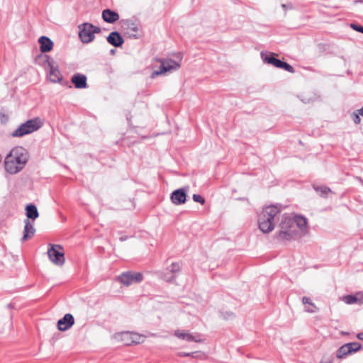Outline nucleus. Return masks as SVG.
Returning a JSON list of instances; mask_svg holds the SVG:
<instances>
[{
  "label": "nucleus",
  "instance_id": "13",
  "mask_svg": "<svg viewBox=\"0 0 363 363\" xmlns=\"http://www.w3.org/2000/svg\"><path fill=\"white\" fill-rule=\"evenodd\" d=\"M171 200L175 205H181L186 202V194L184 189L174 191L171 194Z\"/></svg>",
  "mask_w": 363,
  "mask_h": 363
},
{
  "label": "nucleus",
  "instance_id": "40",
  "mask_svg": "<svg viewBox=\"0 0 363 363\" xmlns=\"http://www.w3.org/2000/svg\"><path fill=\"white\" fill-rule=\"evenodd\" d=\"M320 363H332V362H330V361H328V362H320Z\"/></svg>",
  "mask_w": 363,
  "mask_h": 363
},
{
  "label": "nucleus",
  "instance_id": "2",
  "mask_svg": "<svg viewBox=\"0 0 363 363\" xmlns=\"http://www.w3.org/2000/svg\"><path fill=\"white\" fill-rule=\"evenodd\" d=\"M28 157V152L23 147H16L13 148L5 158L6 171L11 174L19 172L25 167Z\"/></svg>",
  "mask_w": 363,
  "mask_h": 363
},
{
  "label": "nucleus",
  "instance_id": "5",
  "mask_svg": "<svg viewBox=\"0 0 363 363\" xmlns=\"http://www.w3.org/2000/svg\"><path fill=\"white\" fill-rule=\"evenodd\" d=\"M156 61L160 63V67L158 70H155L151 74L150 77L152 79H155V77L164 74L167 72L176 71L181 67L180 62H176L170 58L157 59ZM179 61H181V59Z\"/></svg>",
  "mask_w": 363,
  "mask_h": 363
},
{
  "label": "nucleus",
  "instance_id": "23",
  "mask_svg": "<svg viewBox=\"0 0 363 363\" xmlns=\"http://www.w3.org/2000/svg\"><path fill=\"white\" fill-rule=\"evenodd\" d=\"M26 216L28 218L35 220L39 216L38 209L35 205L29 204L26 208Z\"/></svg>",
  "mask_w": 363,
  "mask_h": 363
},
{
  "label": "nucleus",
  "instance_id": "4",
  "mask_svg": "<svg viewBox=\"0 0 363 363\" xmlns=\"http://www.w3.org/2000/svg\"><path fill=\"white\" fill-rule=\"evenodd\" d=\"M79 37L83 43H89L94 39V34L101 33L99 27L89 23L79 25Z\"/></svg>",
  "mask_w": 363,
  "mask_h": 363
},
{
  "label": "nucleus",
  "instance_id": "26",
  "mask_svg": "<svg viewBox=\"0 0 363 363\" xmlns=\"http://www.w3.org/2000/svg\"><path fill=\"white\" fill-rule=\"evenodd\" d=\"M314 189L321 196H326L330 192V189L327 186H315Z\"/></svg>",
  "mask_w": 363,
  "mask_h": 363
},
{
  "label": "nucleus",
  "instance_id": "15",
  "mask_svg": "<svg viewBox=\"0 0 363 363\" xmlns=\"http://www.w3.org/2000/svg\"><path fill=\"white\" fill-rule=\"evenodd\" d=\"M49 79L50 82L53 83L60 82L62 79V75L58 69V67L55 66L52 63H49Z\"/></svg>",
  "mask_w": 363,
  "mask_h": 363
},
{
  "label": "nucleus",
  "instance_id": "10",
  "mask_svg": "<svg viewBox=\"0 0 363 363\" xmlns=\"http://www.w3.org/2000/svg\"><path fill=\"white\" fill-rule=\"evenodd\" d=\"M74 324V318L70 313H67L57 321V329L60 331L69 330Z\"/></svg>",
  "mask_w": 363,
  "mask_h": 363
},
{
  "label": "nucleus",
  "instance_id": "35",
  "mask_svg": "<svg viewBox=\"0 0 363 363\" xmlns=\"http://www.w3.org/2000/svg\"><path fill=\"white\" fill-rule=\"evenodd\" d=\"M357 338L360 340H363V333H360L357 335Z\"/></svg>",
  "mask_w": 363,
  "mask_h": 363
},
{
  "label": "nucleus",
  "instance_id": "19",
  "mask_svg": "<svg viewBox=\"0 0 363 363\" xmlns=\"http://www.w3.org/2000/svg\"><path fill=\"white\" fill-rule=\"evenodd\" d=\"M102 18L107 23H113L119 19V15L113 11L105 9L102 11Z\"/></svg>",
  "mask_w": 363,
  "mask_h": 363
},
{
  "label": "nucleus",
  "instance_id": "22",
  "mask_svg": "<svg viewBox=\"0 0 363 363\" xmlns=\"http://www.w3.org/2000/svg\"><path fill=\"white\" fill-rule=\"evenodd\" d=\"M302 303L305 306V311L308 313H313L318 311V308L312 302L310 298L303 297Z\"/></svg>",
  "mask_w": 363,
  "mask_h": 363
},
{
  "label": "nucleus",
  "instance_id": "1",
  "mask_svg": "<svg viewBox=\"0 0 363 363\" xmlns=\"http://www.w3.org/2000/svg\"><path fill=\"white\" fill-rule=\"evenodd\" d=\"M279 228L280 230L277 234V238L281 241L300 238L306 235L309 231L307 220L301 216L294 217L283 216Z\"/></svg>",
  "mask_w": 363,
  "mask_h": 363
},
{
  "label": "nucleus",
  "instance_id": "14",
  "mask_svg": "<svg viewBox=\"0 0 363 363\" xmlns=\"http://www.w3.org/2000/svg\"><path fill=\"white\" fill-rule=\"evenodd\" d=\"M71 82L77 89H84L87 86L86 77L82 74H74L72 77Z\"/></svg>",
  "mask_w": 363,
  "mask_h": 363
},
{
  "label": "nucleus",
  "instance_id": "21",
  "mask_svg": "<svg viewBox=\"0 0 363 363\" xmlns=\"http://www.w3.org/2000/svg\"><path fill=\"white\" fill-rule=\"evenodd\" d=\"M35 233V228L33 225L28 219L25 220L24 234L22 238V241H26L30 238Z\"/></svg>",
  "mask_w": 363,
  "mask_h": 363
},
{
  "label": "nucleus",
  "instance_id": "32",
  "mask_svg": "<svg viewBox=\"0 0 363 363\" xmlns=\"http://www.w3.org/2000/svg\"><path fill=\"white\" fill-rule=\"evenodd\" d=\"M351 27L356 31L360 32L363 33V26H359L357 24H351Z\"/></svg>",
  "mask_w": 363,
  "mask_h": 363
},
{
  "label": "nucleus",
  "instance_id": "20",
  "mask_svg": "<svg viewBox=\"0 0 363 363\" xmlns=\"http://www.w3.org/2000/svg\"><path fill=\"white\" fill-rule=\"evenodd\" d=\"M107 41L115 47H120L124 42L122 36L116 31L111 32L109 34L107 37Z\"/></svg>",
  "mask_w": 363,
  "mask_h": 363
},
{
  "label": "nucleus",
  "instance_id": "11",
  "mask_svg": "<svg viewBox=\"0 0 363 363\" xmlns=\"http://www.w3.org/2000/svg\"><path fill=\"white\" fill-rule=\"evenodd\" d=\"M262 213L266 216L269 220L275 223L279 214L281 213V207L277 205H272L263 208Z\"/></svg>",
  "mask_w": 363,
  "mask_h": 363
},
{
  "label": "nucleus",
  "instance_id": "6",
  "mask_svg": "<svg viewBox=\"0 0 363 363\" xmlns=\"http://www.w3.org/2000/svg\"><path fill=\"white\" fill-rule=\"evenodd\" d=\"M48 255L50 260L57 266H62L65 262V252L60 245H50L48 250Z\"/></svg>",
  "mask_w": 363,
  "mask_h": 363
},
{
  "label": "nucleus",
  "instance_id": "31",
  "mask_svg": "<svg viewBox=\"0 0 363 363\" xmlns=\"http://www.w3.org/2000/svg\"><path fill=\"white\" fill-rule=\"evenodd\" d=\"M359 116L360 114L358 113V112L357 111L353 113L352 114V119H353V121L355 124H359L360 122H361V119L359 118Z\"/></svg>",
  "mask_w": 363,
  "mask_h": 363
},
{
  "label": "nucleus",
  "instance_id": "37",
  "mask_svg": "<svg viewBox=\"0 0 363 363\" xmlns=\"http://www.w3.org/2000/svg\"><path fill=\"white\" fill-rule=\"evenodd\" d=\"M357 112L360 116H363V107L357 110Z\"/></svg>",
  "mask_w": 363,
  "mask_h": 363
},
{
  "label": "nucleus",
  "instance_id": "25",
  "mask_svg": "<svg viewBox=\"0 0 363 363\" xmlns=\"http://www.w3.org/2000/svg\"><path fill=\"white\" fill-rule=\"evenodd\" d=\"M349 354H351L350 350L348 349L347 344H345L338 349L336 356L337 358L342 359Z\"/></svg>",
  "mask_w": 363,
  "mask_h": 363
},
{
  "label": "nucleus",
  "instance_id": "38",
  "mask_svg": "<svg viewBox=\"0 0 363 363\" xmlns=\"http://www.w3.org/2000/svg\"><path fill=\"white\" fill-rule=\"evenodd\" d=\"M358 2H363V0H356V1H354V3H358Z\"/></svg>",
  "mask_w": 363,
  "mask_h": 363
},
{
  "label": "nucleus",
  "instance_id": "9",
  "mask_svg": "<svg viewBox=\"0 0 363 363\" xmlns=\"http://www.w3.org/2000/svg\"><path fill=\"white\" fill-rule=\"evenodd\" d=\"M258 224L259 229L264 233L272 231L274 228V222L269 220L262 213L259 216Z\"/></svg>",
  "mask_w": 363,
  "mask_h": 363
},
{
  "label": "nucleus",
  "instance_id": "30",
  "mask_svg": "<svg viewBox=\"0 0 363 363\" xmlns=\"http://www.w3.org/2000/svg\"><path fill=\"white\" fill-rule=\"evenodd\" d=\"M192 199H193L194 201L199 203L202 205L205 203V199L201 195L194 194L192 196Z\"/></svg>",
  "mask_w": 363,
  "mask_h": 363
},
{
  "label": "nucleus",
  "instance_id": "36",
  "mask_svg": "<svg viewBox=\"0 0 363 363\" xmlns=\"http://www.w3.org/2000/svg\"><path fill=\"white\" fill-rule=\"evenodd\" d=\"M127 239H128V236H126V235H123V236H121V237L120 238V240H121V241H125V240H126Z\"/></svg>",
  "mask_w": 363,
  "mask_h": 363
},
{
  "label": "nucleus",
  "instance_id": "3",
  "mask_svg": "<svg viewBox=\"0 0 363 363\" xmlns=\"http://www.w3.org/2000/svg\"><path fill=\"white\" fill-rule=\"evenodd\" d=\"M43 125V122L40 118L28 120L13 131L11 136L13 138H21L26 135L30 134L40 129Z\"/></svg>",
  "mask_w": 363,
  "mask_h": 363
},
{
  "label": "nucleus",
  "instance_id": "28",
  "mask_svg": "<svg viewBox=\"0 0 363 363\" xmlns=\"http://www.w3.org/2000/svg\"><path fill=\"white\" fill-rule=\"evenodd\" d=\"M279 68L284 69L288 71L290 73H294V67L292 66H291L289 64H288V63H286L285 62H282L281 61V65H280Z\"/></svg>",
  "mask_w": 363,
  "mask_h": 363
},
{
  "label": "nucleus",
  "instance_id": "27",
  "mask_svg": "<svg viewBox=\"0 0 363 363\" xmlns=\"http://www.w3.org/2000/svg\"><path fill=\"white\" fill-rule=\"evenodd\" d=\"M347 345L350 350V353L356 352L361 349V344L357 342L347 343Z\"/></svg>",
  "mask_w": 363,
  "mask_h": 363
},
{
  "label": "nucleus",
  "instance_id": "33",
  "mask_svg": "<svg viewBox=\"0 0 363 363\" xmlns=\"http://www.w3.org/2000/svg\"><path fill=\"white\" fill-rule=\"evenodd\" d=\"M196 352H191V353H189V352H181L178 354V355L179 357H194V354Z\"/></svg>",
  "mask_w": 363,
  "mask_h": 363
},
{
  "label": "nucleus",
  "instance_id": "29",
  "mask_svg": "<svg viewBox=\"0 0 363 363\" xmlns=\"http://www.w3.org/2000/svg\"><path fill=\"white\" fill-rule=\"evenodd\" d=\"M167 271H169L172 274H175L180 270V266L178 263H172L169 267L167 269Z\"/></svg>",
  "mask_w": 363,
  "mask_h": 363
},
{
  "label": "nucleus",
  "instance_id": "18",
  "mask_svg": "<svg viewBox=\"0 0 363 363\" xmlns=\"http://www.w3.org/2000/svg\"><path fill=\"white\" fill-rule=\"evenodd\" d=\"M123 26L124 29L126 30V33L130 35L134 38H137V33L139 30L138 26L131 21H125Z\"/></svg>",
  "mask_w": 363,
  "mask_h": 363
},
{
  "label": "nucleus",
  "instance_id": "16",
  "mask_svg": "<svg viewBox=\"0 0 363 363\" xmlns=\"http://www.w3.org/2000/svg\"><path fill=\"white\" fill-rule=\"evenodd\" d=\"M40 50L42 52H48L52 50L53 42L46 36H41L38 39Z\"/></svg>",
  "mask_w": 363,
  "mask_h": 363
},
{
  "label": "nucleus",
  "instance_id": "7",
  "mask_svg": "<svg viewBox=\"0 0 363 363\" xmlns=\"http://www.w3.org/2000/svg\"><path fill=\"white\" fill-rule=\"evenodd\" d=\"M118 279L124 286H129L131 284L141 282L143 279V275L140 272H127L121 274Z\"/></svg>",
  "mask_w": 363,
  "mask_h": 363
},
{
  "label": "nucleus",
  "instance_id": "34",
  "mask_svg": "<svg viewBox=\"0 0 363 363\" xmlns=\"http://www.w3.org/2000/svg\"><path fill=\"white\" fill-rule=\"evenodd\" d=\"M174 278V275H172V276H171V277H168V276H167V274H164V279L166 281H172Z\"/></svg>",
  "mask_w": 363,
  "mask_h": 363
},
{
  "label": "nucleus",
  "instance_id": "8",
  "mask_svg": "<svg viewBox=\"0 0 363 363\" xmlns=\"http://www.w3.org/2000/svg\"><path fill=\"white\" fill-rule=\"evenodd\" d=\"M121 340L127 345L140 344L145 340V337L136 333L123 332L120 334Z\"/></svg>",
  "mask_w": 363,
  "mask_h": 363
},
{
  "label": "nucleus",
  "instance_id": "17",
  "mask_svg": "<svg viewBox=\"0 0 363 363\" xmlns=\"http://www.w3.org/2000/svg\"><path fill=\"white\" fill-rule=\"evenodd\" d=\"M342 301L347 304L363 303V293L359 292L354 295H347L342 297Z\"/></svg>",
  "mask_w": 363,
  "mask_h": 363
},
{
  "label": "nucleus",
  "instance_id": "24",
  "mask_svg": "<svg viewBox=\"0 0 363 363\" xmlns=\"http://www.w3.org/2000/svg\"><path fill=\"white\" fill-rule=\"evenodd\" d=\"M261 56L264 62L274 65V67L279 68L281 61L279 59H277L272 56H267L264 55L263 52L261 53Z\"/></svg>",
  "mask_w": 363,
  "mask_h": 363
},
{
  "label": "nucleus",
  "instance_id": "39",
  "mask_svg": "<svg viewBox=\"0 0 363 363\" xmlns=\"http://www.w3.org/2000/svg\"><path fill=\"white\" fill-rule=\"evenodd\" d=\"M357 179H358L359 182H361L362 183V184H363V181H362V179L361 178L358 177V178H357Z\"/></svg>",
  "mask_w": 363,
  "mask_h": 363
},
{
  "label": "nucleus",
  "instance_id": "12",
  "mask_svg": "<svg viewBox=\"0 0 363 363\" xmlns=\"http://www.w3.org/2000/svg\"><path fill=\"white\" fill-rule=\"evenodd\" d=\"M174 335L179 339L186 340L188 342H201L202 341L200 335H194L189 332L181 331L179 330H175Z\"/></svg>",
  "mask_w": 363,
  "mask_h": 363
}]
</instances>
